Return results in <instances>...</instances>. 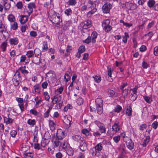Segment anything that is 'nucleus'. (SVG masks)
I'll list each match as a JSON object with an SVG mask.
<instances>
[{
  "label": "nucleus",
  "instance_id": "obj_20",
  "mask_svg": "<svg viewBox=\"0 0 158 158\" xmlns=\"http://www.w3.org/2000/svg\"><path fill=\"white\" fill-rule=\"evenodd\" d=\"M37 51H38L40 53V52L38 49H35L34 52L33 51H27V52L26 56L28 58L31 57H32V56L34 54H35L36 53L35 52Z\"/></svg>",
  "mask_w": 158,
  "mask_h": 158
},
{
  "label": "nucleus",
  "instance_id": "obj_48",
  "mask_svg": "<svg viewBox=\"0 0 158 158\" xmlns=\"http://www.w3.org/2000/svg\"><path fill=\"white\" fill-rule=\"evenodd\" d=\"M122 109V107L120 105H118L115 108L114 111L115 112L118 113L121 111Z\"/></svg>",
  "mask_w": 158,
  "mask_h": 158
},
{
  "label": "nucleus",
  "instance_id": "obj_40",
  "mask_svg": "<svg viewBox=\"0 0 158 158\" xmlns=\"http://www.w3.org/2000/svg\"><path fill=\"white\" fill-rule=\"evenodd\" d=\"M63 89V87L61 86L55 90V93L57 94H61L62 92Z\"/></svg>",
  "mask_w": 158,
  "mask_h": 158
},
{
  "label": "nucleus",
  "instance_id": "obj_16",
  "mask_svg": "<svg viewBox=\"0 0 158 158\" xmlns=\"http://www.w3.org/2000/svg\"><path fill=\"white\" fill-rule=\"evenodd\" d=\"M127 148L130 150H132L134 148V143L132 140L128 138V142L126 143Z\"/></svg>",
  "mask_w": 158,
  "mask_h": 158
},
{
  "label": "nucleus",
  "instance_id": "obj_54",
  "mask_svg": "<svg viewBox=\"0 0 158 158\" xmlns=\"http://www.w3.org/2000/svg\"><path fill=\"white\" fill-rule=\"evenodd\" d=\"M69 73H66L64 75V79L65 80V81L67 82L70 80V76Z\"/></svg>",
  "mask_w": 158,
  "mask_h": 158
},
{
  "label": "nucleus",
  "instance_id": "obj_3",
  "mask_svg": "<svg viewBox=\"0 0 158 158\" xmlns=\"http://www.w3.org/2000/svg\"><path fill=\"white\" fill-rule=\"evenodd\" d=\"M49 18L52 23L55 24V26L57 27H60V24H62V19L60 16H57L56 14H54L52 15H49Z\"/></svg>",
  "mask_w": 158,
  "mask_h": 158
},
{
  "label": "nucleus",
  "instance_id": "obj_29",
  "mask_svg": "<svg viewBox=\"0 0 158 158\" xmlns=\"http://www.w3.org/2000/svg\"><path fill=\"white\" fill-rule=\"evenodd\" d=\"M6 0H2L3 5L5 9L6 10H8L10 7V5L9 3H7L6 1Z\"/></svg>",
  "mask_w": 158,
  "mask_h": 158
},
{
  "label": "nucleus",
  "instance_id": "obj_11",
  "mask_svg": "<svg viewBox=\"0 0 158 158\" xmlns=\"http://www.w3.org/2000/svg\"><path fill=\"white\" fill-rule=\"evenodd\" d=\"M72 138L75 142L79 143L84 139L79 135H73Z\"/></svg>",
  "mask_w": 158,
  "mask_h": 158
},
{
  "label": "nucleus",
  "instance_id": "obj_2",
  "mask_svg": "<svg viewBox=\"0 0 158 158\" xmlns=\"http://www.w3.org/2000/svg\"><path fill=\"white\" fill-rule=\"evenodd\" d=\"M97 3V0H89L88 2L87 5L88 9L91 10L89 11L87 13V16L89 17H90L92 15L94 14L96 11L97 9L96 8V5Z\"/></svg>",
  "mask_w": 158,
  "mask_h": 158
},
{
  "label": "nucleus",
  "instance_id": "obj_57",
  "mask_svg": "<svg viewBox=\"0 0 158 158\" xmlns=\"http://www.w3.org/2000/svg\"><path fill=\"white\" fill-rule=\"evenodd\" d=\"M11 27L13 30H15L17 29L18 27L17 23L16 22H14L11 25Z\"/></svg>",
  "mask_w": 158,
  "mask_h": 158
},
{
  "label": "nucleus",
  "instance_id": "obj_21",
  "mask_svg": "<svg viewBox=\"0 0 158 158\" xmlns=\"http://www.w3.org/2000/svg\"><path fill=\"white\" fill-rule=\"evenodd\" d=\"M26 66L21 67L18 70H16V71H18L19 72L20 71L24 75L27 74L28 73V71L26 70Z\"/></svg>",
  "mask_w": 158,
  "mask_h": 158
},
{
  "label": "nucleus",
  "instance_id": "obj_33",
  "mask_svg": "<svg viewBox=\"0 0 158 158\" xmlns=\"http://www.w3.org/2000/svg\"><path fill=\"white\" fill-rule=\"evenodd\" d=\"M119 151L122 155L126 154L125 147L124 145H122L120 146Z\"/></svg>",
  "mask_w": 158,
  "mask_h": 158
},
{
  "label": "nucleus",
  "instance_id": "obj_8",
  "mask_svg": "<svg viewBox=\"0 0 158 158\" xmlns=\"http://www.w3.org/2000/svg\"><path fill=\"white\" fill-rule=\"evenodd\" d=\"M59 145H53L55 147H58L60 149H63L64 150H67L70 147L69 144L66 141H61Z\"/></svg>",
  "mask_w": 158,
  "mask_h": 158
},
{
  "label": "nucleus",
  "instance_id": "obj_23",
  "mask_svg": "<svg viewBox=\"0 0 158 158\" xmlns=\"http://www.w3.org/2000/svg\"><path fill=\"white\" fill-rule=\"evenodd\" d=\"M1 32L2 33L3 36L4 38V40H6V36H5V34H7L6 32V29L4 27V26L2 24H1Z\"/></svg>",
  "mask_w": 158,
  "mask_h": 158
},
{
  "label": "nucleus",
  "instance_id": "obj_53",
  "mask_svg": "<svg viewBox=\"0 0 158 158\" xmlns=\"http://www.w3.org/2000/svg\"><path fill=\"white\" fill-rule=\"evenodd\" d=\"M82 133L86 136H88L89 135V132L86 129H84L82 130Z\"/></svg>",
  "mask_w": 158,
  "mask_h": 158
},
{
  "label": "nucleus",
  "instance_id": "obj_36",
  "mask_svg": "<svg viewBox=\"0 0 158 158\" xmlns=\"http://www.w3.org/2000/svg\"><path fill=\"white\" fill-rule=\"evenodd\" d=\"M130 10H134L137 8L138 6L137 4L134 3H129Z\"/></svg>",
  "mask_w": 158,
  "mask_h": 158
},
{
  "label": "nucleus",
  "instance_id": "obj_26",
  "mask_svg": "<svg viewBox=\"0 0 158 158\" xmlns=\"http://www.w3.org/2000/svg\"><path fill=\"white\" fill-rule=\"evenodd\" d=\"M9 42L10 44H14L16 45L19 42V40L17 38H11L9 40Z\"/></svg>",
  "mask_w": 158,
  "mask_h": 158
},
{
  "label": "nucleus",
  "instance_id": "obj_22",
  "mask_svg": "<svg viewBox=\"0 0 158 158\" xmlns=\"http://www.w3.org/2000/svg\"><path fill=\"white\" fill-rule=\"evenodd\" d=\"M6 91L7 93H11L14 91V89L13 85H10L6 86Z\"/></svg>",
  "mask_w": 158,
  "mask_h": 158
},
{
  "label": "nucleus",
  "instance_id": "obj_25",
  "mask_svg": "<svg viewBox=\"0 0 158 158\" xmlns=\"http://www.w3.org/2000/svg\"><path fill=\"white\" fill-rule=\"evenodd\" d=\"M98 34L96 31H94L92 32L91 34L92 37V42L93 43H94L96 42V39L97 37Z\"/></svg>",
  "mask_w": 158,
  "mask_h": 158
},
{
  "label": "nucleus",
  "instance_id": "obj_62",
  "mask_svg": "<svg viewBox=\"0 0 158 158\" xmlns=\"http://www.w3.org/2000/svg\"><path fill=\"white\" fill-rule=\"evenodd\" d=\"M16 6L17 8L19 9L22 8L23 6L22 3L21 2H18L17 3Z\"/></svg>",
  "mask_w": 158,
  "mask_h": 158
},
{
  "label": "nucleus",
  "instance_id": "obj_43",
  "mask_svg": "<svg viewBox=\"0 0 158 158\" xmlns=\"http://www.w3.org/2000/svg\"><path fill=\"white\" fill-rule=\"evenodd\" d=\"M85 50V46L83 45H81L79 47L78 52L79 53H82L84 52Z\"/></svg>",
  "mask_w": 158,
  "mask_h": 158
},
{
  "label": "nucleus",
  "instance_id": "obj_9",
  "mask_svg": "<svg viewBox=\"0 0 158 158\" xmlns=\"http://www.w3.org/2000/svg\"><path fill=\"white\" fill-rule=\"evenodd\" d=\"M112 7V5L109 3L105 4L103 6L102 9L104 13H108Z\"/></svg>",
  "mask_w": 158,
  "mask_h": 158
},
{
  "label": "nucleus",
  "instance_id": "obj_35",
  "mask_svg": "<svg viewBox=\"0 0 158 158\" xmlns=\"http://www.w3.org/2000/svg\"><path fill=\"white\" fill-rule=\"evenodd\" d=\"M150 139V138L149 136H147L146 137L145 139L144 140L143 143L142 144L143 147H146L147 146L149 142V141Z\"/></svg>",
  "mask_w": 158,
  "mask_h": 158
},
{
  "label": "nucleus",
  "instance_id": "obj_59",
  "mask_svg": "<svg viewBox=\"0 0 158 158\" xmlns=\"http://www.w3.org/2000/svg\"><path fill=\"white\" fill-rule=\"evenodd\" d=\"M84 24L90 27L91 26V22L89 20H87L84 22Z\"/></svg>",
  "mask_w": 158,
  "mask_h": 158
},
{
  "label": "nucleus",
  "instance_id": "obj_58",
  "mask_svg": "<svg viewBox=\"0 0 158 158\" xmlns=\"http://www.w3.org/2000/svg\"><path fill=\"white\" fill-rule=\"evenodd\" d=\"M125 36L123 37V41L124 43H126L127 42V37H129V35L127 33L125 32Z\"/></svg>",
  "mask_w": 158,
  "mask_h": 158
},
{
  "label": "nucleus",
  "instance_id": "obj_46",
  "mask_svg": "<svg viewBox=\"0 0 158 158\" xmlns=\"http://www.w3.org/2000/svg\"><path fill=\"white\" fill-rule=\"evenodd\" d=\"M77 3V2L75 0H69L67 2L68 4L69 5L74 6Z\"/></svg>",
  "mask_w": 158,
  "mask_h": 158
},
{
  "label": "nucleus",
  "instance_id": "obj_30",
  "mask_svg": "<svg viewBox=\"0 0 158 158\" xmlns=\"http://www.w3.org/2000/svg\"><path fill=\"white\" fill-rule=\"evenodd\" d=\"M36 122L35 119H29L27 121V123L29 125L34 127L35 125Z\"/></svg>",
  "mask_w": 158,
  "mask_h": 158
},
{
  "label": "nucleus",
  "instance_id": "obj_28",
  "mask_svg": "<svg viewBox=\"0 0 158 158\" xmlns=\"http://www.w3.org/2000/svg\"><path fill=\"white\" fill-rule=\"evenodd\" d=\"M102 144L101 143H98L94 147L95 151H100L102 150Z\"/></svg>",
  "mask_w": 158,
  "mask_h": 158
},
{
  "label": "nucleus",
  "instance_id": "obj_60",
  "mask_svg": "<svg viewBox=\"0 0 158 158\" xmlns=\"http://www.w3.org/2000/svg\"><path fill=\"white\" fill-rule=\"evenodd\" d=\"M158 126V122L157 121L154 122L152 125V127L154 129H156Z\"/></svg>",
  "mask_w": 158,
  "mask_h": 158
},
{
  "label": "nucleus",
  "instance_id": "obj_37",
  "mask_svg": "<svg viewBox=\"0 0 158 158\" xmlns=\"http://www.w3.org/2000/svg\"><path fill=\"white\" fill-rule=\"evenodd\" d=\"M34 90L35 92L39 93H40L41 90V87L38 84H36L34 86Z\"/></svg>",
  "mask_w": 158,
  "mask_h": 158
},
{
  "label": "nucleus",
  "instance_id": "obj_61",
  "mask_svg": "<svg viewBox=\"0 0 158 158\" xmlns=\"http://www.w3.org/2000/svg\"><path fill=\"white\" fill-rule=\"evenodd\" d=\"M108 94L110 97H112L115 95V92L113 90H109L108 91Z\"/></svg>",
  "mask_w": 158,
  "mask_h": 158
},
{
  "label": "nucleus",
  "instance_id": "obj_10",
  "mask_svg": "<svg viewBox=\"0 0 158 158\" xmlns=\"http://www.w3.org/2000/svg\"><path fill=\"white\" fill-rule=\"evenodd\" d=\"M113 131H115V133L119 131L120 129V123L118 121H116L112 127Z\"/></svg>",
  "mask_w": 158,
  "mask_h": 158
},
{
  "label": "nucleus",
  "instance_id": "obj_13",
  "mask_svg": "<svg viewBox=\"0 0 158 158\" xmlns=\"http://www.w3.org/2000/svg\"><path fill=\"white\" fill-rule=\"evenodd\" d=\"M70 23L69 21H66L64 22L63 24L62 23V24H60L59 25L60 27H58L57 28H61L63 30H65L69 26Z\"/></svg>",
  "mask_w": 158,
  "mask_h": 158
},
{
  "label": "nucleus",
  "instance_id": "obj_44",
  "mask_svg": "<svg viewBox=\"0 0 158 158\" xmlns=\"http://www.w3.org/2000/svg\"><path fill=\"white\" fill-rule=\"evenodd\" d=\"M48 48L47 46V42H44L43 43L42 50L44 51H46Z\"/></svg>",
  "mask_w": 158,
  "mask_h": 158
},
{
  "label": "nucleus",
  "instance_id": "obj_4",
  "mask_svg": "<svg viewBox=\"0 0 158 158\" xmlns=\"http://www.w3.org/2000/svg\"><path fill=\"white\" fill-rule=\"evenodd\" d=\"M39 54L37 55L35 54V56H33L31 59L32 62L37 65H39L41 67H44L45 64V61L44 60H41Z\"/></svg>",
  "mask_w": 158,
  "mask_h": 158
},
{
  "label": "nucleus",
  "instance_id": "obj_55",
  "mask_svg": "<svg viewBox=\"0 0 158 158\" xmlns=\"http://www.w3.org/2000/svg\"><path fill=\"white\" fill-rule=\"evenodd\" d=\"M52 73L50 71L46 74V78L48 79L52 78Z\"/></svg>",
  "mask_w": 158,
  "mask_h": 158
},
{
  "label": "nucleus",
  "instance_id": "obj_7",
  "mask_svg": "<svg viewBox=\"0 0 158 158\" xmlns=\"http://www.w3.org/2000/svg\"><path fill=\"white\" fill-rule=\"evenodd\" d=\"M94 123L98 127L100 132L101 133H106V128L103 123L97 120L95 121Z\"/></svg>",
  "mask_w": 158,
  "mask_h": 158
},
{
  "label": "nucleus",
  "instance_id": "obj_1",
  "mask_svg": "<svg viewBox=\"0 0 158 158\" xmlns=\"http://www.w3.org/2000/svg\"><path fill=\"white\" fill-rule=\"evenodd\" d=\"M64 132L61 129H59L57 130L56 135V136H52V141L53 143V145H59L60 143V141H63L62 139L64 137Z\"/></svg>",
  "mask_w": 158,
  "mask_h": 158
},
{
  "label": "nucleus",
  "instance_id": "obj_49",
  "mask_svg": "<svg viewBox=\"0 0 158 158\" xmlns=\"http://www.w3.org/2000/svg\"><path fill=\"white\" fill-rule=\"evenodd\" d=\"M64 13L67 16H69L72 14V11L71 9L69 8L66 9L64 11Z\"/></svg>",
  "mask_w": 158,
  "mask_h": 158
},
{
  "label": "nucleus",
  "instance_id": "obj_18",
  "mask_svg": "<svg viewBox=\"0 0 158 158\" xmlns=\"http://www.w3.org/2000/svg\"><path fill=\"white\" fill-rule=\"evenodd\" d=\"M20 17L19 21L21 23H24L28 20V16L27 15H21L20 16Z\"/></svg>",
  "mask_w": 158,
  "mask_h": 158
},
{
  "label": "nucleus",
  "instance_id": "obj_56",
  "mask_svg": "<svg viewBox=\"0 0 158 158\" xmlns=\"http://www.w3.org/2000/svg\"><path fill=\"white\" fill-rule=\"evenodd\" d=\"M147 127V125L146 124H143L141 125L139 127V130L141 131H143Z\"/></svg>",
  "mask_w": 158,
  "mask_h": 158
},
{
  "label": "nucleus",
  "instance_id": "obj_31",
  "mask_svg": "<svg viewBox=\"0 0 158 158\" xmlns=\"http://www.w3.org/2000/svg\"><path fill=\"white\" fill-rule=\"evenodd\" d=\"M4 122H5L6 124H10L13 123V120L10 118L9 116H8V118L6 117H4Z\"/></svg>",
  "mask_w": 158,
  "mask_h": 158
},
{
  "label": "nucleus",
  "instance_id": "obj_41",
  "mask_svg": "<svg viewBox=\"0 0 158 158\" xmlns=\"http://www.w3.org/2000/svg\"><path fill=\"white\" fill-rule=\"evenodd\" d=\"M126 114L129 116H131L132 115V109L131 107L130 106L127 109Z\"/></svg>",
  "mask_w": 158,
  "mask_h": 158
},
{
  "label": "nucleus",
  "instance_id": "obj_17",
  "mask_svg": "<svg viewBox=\"0 0 158 158\" xmlns=\"http://www.w3.org/2000/svg\"><path fill=\"white\" fill-rule=\"evenodd\" d=\"M17 101L19 103L18 106L21 110V112H23L24 111V103L23 99H16Z\"/></svg>",
  "mask_w": 158,
  "mask_h": 158
},
{
  "label": "nucleus",
  "instance_id": "obj_24",
  "mask_svg": "<svg viewBox=\"0 0 158 158\" xmlns=\"http://www.w3.org/2000/svg\"><path fill=\"white\" fill-rule=\"evenodd\" d=\"M49 125L50 127V130L52 131H54L55 129L56 124L52 120H49Z\"/></svg>",
  "mask_w": 158,
  "mask_h": 158
},
{
  "label": "nucleus",
  "instance_id": "obj_51",
  "mask_svg": "<svg viewBox=\"0 0 158 158\" xmlns=\"http://www.w3.org/2000/svg\"><path fill=\"white\" fill-rule=\"evenodd\" d=\"M42 147L41 146V144L38 143H35L34 145V148L35 149L39 150L41 149Z\"/></svg>",
  "mask_w": 158,
  "mask_h": 158
},
{
  "label": "nucleus",
  "instance_id": "obj_34",
  "mask_svg": "<svg viewBox=\"0 0 158 158\" xmlns=\"http://www.w3.org/2000/svg\"><path fill=\"white\" fill-rule=\"evenodd\" d=\"M155 3V2L154 0H149L147 3V4L148 6L151 8L154 6Z\"/></svg>",
  "mask_w": 158,
  "mask_h": 158
},
{
  "label": "nucleus",
  "instance_id": "obj_15",
  "mask_svg": "<svg viewBox=\"0 0 158 158\" xmlns=\"http://www.w3.org/2000/svg\"><path fill=\"white\" fill-rule=\"evenodd\" d=\"M64 123L69 127H70L71 124L72 123V118L71 116H68L67 118L64 119Z\"/></svg>",
  "mask_w": 158,
  "mask_h": 158
},
{
  "label": "nucleus",
  "instance_id": "obj_47",
  "mask_svg": "<svg viewBox=\"0 0 158 158\" xmlns=\"http://www.w3.org/2000/svg\"><path fill=\"white\" fill-rule=\"evenodd\" d=\"M52 109V107H49V109L44 114V117L47 118L49 116V114L50 112V110Z\"/></svg>",
  "mask_w": 158,
  "mask_h": 158
},
{
  "label": "nucleus",
  "instance_id": "obj_42",
  "mask_svg": "<svg viewBox=\"0 0 158 158\" xmlns=\"http://www.w3.org/2000/svg\"><path fill=\"white\" fill-rule=\"evenodd\" d=\"M7 44L6 43L3 42L1 46V48L3 52H5L6 50V48L7 47Z\"/></svg>",
  "mask_w": 158,
  "mask_h": 158
},
{
  "label": "nucleus",
  "instance_id": "obj_50",
  "mask_svg": "<svg viewBox=\"0 0 158 158\" xmlns=\"http://www.w3.org/2000/svg\"><path fill=\"white\" fill-rule=\"evenodd\" d=\"M120 139V135H117L115 136L113 138V139L114 142L116 143H118Z\"/></svg>",
  "mask_w": 158,
  "mask_h": 158
},
{
  "label": "nucleus",
  "instance_id": "obj_6",
  "mask_svg": "<svg viewBox=\"0 0 158 158\" xmlns=\"http://www.w3.org/2000/svg\"><path fill=\"white\" fill-rule=\"evenodd\" d=\"M95 102L97 113L99 114H101L102 113L103 111L102 108L103 100L102 99H95Z\"/></svg>",
  "mask_w": 158,
  "mask_h": 158
},
{
  "label": "nucleus",
  "instance_id": "obj_14",
  "mask_svg": "<svg viewBox=\"0 0 158 158\" xmlns=\"http://www.w3.org/2000/svg\"><path fill=\"white\" fill-rule=\"evenodd\" d=\"M79 143V148L83 152L85 151L87 149V146L84 139Z\"/></svg>",
  "mask_w": 158,
  "mask_h": 158
},
{
  "label": "nucleus",
  "instance_id": "obj_64",
  "mask_svg": "<svg viewBox=\"0 0 158 158\" xmlns=\"http://www.w3.org/2000/svg\"><path fill=\"white\" fill-rule=\"evenodd\" d=\"M154 54L156 56H158V47H156L154 48Z\"/></svg>",
  "mask_w": 158,
  "mask_h": 158
},
{
  "label": "nucleus",
  "instance_id": "obj_27",
  "mask_svg": "<svg viewBox=\"0 0 158 158\" xmlns=\"http://www.w3.org/2000/svg\"><path fill=\"white\" fill-rule=\"evenodd\" d=\"M13 78L16 80L21 81L22 80V78L21 76H20L19 72L16 71L13 77Z\"/></svg>",
  "mask_w": 158,
  "mask_h": 158
},
{
  "label": "nucleus",
  "instance_id": "obj_63",
  "mask_svg": "<svg viewBox=\"0 0 158 158\" xmlns=\"http://www.w3.org/2000/svg\"><path fill=\"white\" fill-rule=\"evenodd\" d=\"M17 134V131L15 130H13L10 132V135L13 137H15Z\"/></svg>",
  "mask_w": 158,
  "mask_h": 158
},
{
  "label": "nucleus",
  "instance_id": "obj_38",
  "mask_svg": "<svg viewBox=\"0 0 158 158\" xmlns=\"http://www.w3.org/2000/svg\"><path fill=\"white\" fill-rule=\"evenodd\" d=\"M8 20L11 22H14L15 21V18L14 16L12 14L9 15L7 16Z\"/></svg>",
  "mask_w": 158,
  "mask_h": 158
},
{
  "label": "nucleus",
  "instance_id": "obj_39",
  "mask_svg": "<svg viewBox=\"0 0 158 158\" xmlns=\"http://www.w3.org/2000/svg\"><path fill=\"white\" fill-rule=\"evenodd\" d=\"M93 77L95 81L98 83H99L101 80V78L99 76L95 75Z\"/></svg>",
  "mask_w": 158,
  "mask_h": 158
},
{
  "label": "nucleus",
  "instance_id": "obj_5",
  "mask_svg": "<svg viewBox=\"0 0 158 158\" xmlns=\"http://www.w3.org/2000/svg\"><path fill=\"white\" fill-rule=\"evenodd\" d=\"M110 23V21L109 19H106L103 21L102 25L106 32H108L112 29V27Z\"/></svg>",
  "mask_w": 158,
  "mask_h": 158
},
{
  "label": "nucleus",
  "instance_id": "obj_19",
  "mask_svg": "<svg viewBox=\"0 0 158 158\" xmlns=\"http://www.w3.org/2000/svg\"><path fill=\"white\" fill-rule=\"evenodd\" d=\"M49 142L50 140L49 139H43L41 140V146L44 148L48 143Z\"/></svg>",
  "mask_w": 158,
  "mask_h": 158
},
{
  "label": "nucleus",
  "instance_id": "obj_12",
  "mask_svg": "<svg viewBox=\"0 0 158 158\" xmlns=\"http://www.w3.org/2000/svg\"><path fill=\"white\" fill-rule=\"evenodd\" d=\"M28 8L29 11H28L29 16L33 11V9L35 7V5L34 2H31L28 5Z\"/></svg>",
  "mask_w": 158,
  "mask_h": 158
},
{
  "label": "nucleus",
  "instance_id": "obj_32",
  "mask_svg": "<svg viewBox=\"0 0 158 158\" xmlns=\"http://www.w3.org/2000/svg\"><path fill=\"white\" fill-rule=\"evenodd\" d=\"M66 152L67 153L69 156H72L73 154L74 151L72 148L70 147L67 150Z\"/></svg>",
  "mask_w": 158,
  "mask_h": 158
},
{
  "label": "nucleus",
  "instance_id": "obj_45",
  "mask_svg": "<svg viewBox=\"0 0 158 158\" xmlns=\"http://www.w3.org/2000/svg\"><path fill=\"white\" fill-rule=\"evenodd\" d=\"M12 80L14 85L15 86H17L19 84L20 82H21V81L16 80L13 78L12 79Z\"/></svg>",
  "mask_w": 158,
  "mask_h": 158
},
{
  "label": "nucleus",
  "instance_id": "obj_52",
  "mask_svg": "<svg viewBox=\"0 0 158 158\" xmlns=\"http://www.w3.org/2000/svg\"><path fill=\"white\" fill-rule=\"evenodd\" d=\"M63 101L61 100H60L58 101L57 104V107L58 109H60L63 106Z\"/></svg>",
  "mask_w": 158,
  "mask_h": 158
}]
</instances>
